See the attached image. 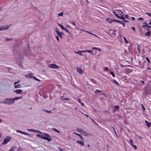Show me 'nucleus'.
Segmentation results:
<instances>
[{"instance_id":"26","label":"nucleus","mask_w":151,"mask_h":151,"mask_svg":"<svg viewBox=\"0 0 151 151\" xmlns=\"http://www.w3.org/2000/svg\"><path fill=\"white\" fill-rule=\"evenodd\" d=\"M63 30H65L66 32H67L68 33H70V32L69 31V30L65 28L64 27V28L63 29Z\"/></svg>"},{"instance_id":"57","label":"nucleus","mask_w":151,"mask_h":151,"mask_svg":"<svg viewBox=\"0 0 151 151\" xmlns=\"http://www.w3.org/2000/svg\"><path fill=\"white\" fill-rule=\"evenodd\" d=\"M59 150L60 151H64V150L61 148H59Z\"/></svg>"},{"instance_id":"9","label":"nucleus","mask_w":151,"mask_h":151,"mask_svg":"<svg viewBox=\"0 0 151 151\" xmlns=\"http://www.w3.org/2000/svg\"><path fill=\"white\" fill-rule=\"evenodd\" d=\"M23 91L21 89L16 90L14 91V92L17 94H21L22 92Z\"/></svg>"},{"instance_id":"25","label":"nucleus","mask_w":151,"mask_h":151,"mask_svg":"<svg viewBox=\"0 0 151 151\" xmlns=\"http://www.w3.org/2000/svg\"><path fill=\"white\" fill-rule=\"evenodd\" d=\"M114 108L116 109L117 110L119 109V105H117L114 106Z\"/></svg>"},{"instance_id":"22","label":"nucleus","mask_w":151,"mask_h":151,"mask_svg":"<svg viewBox=\"0 0 151 151\" xmlns=\"http://www.w3.org/2000/svg\"><path fill=\"white\" fill-rule=\"evenodd\" d=\"M112 81L116 85L119 86V83L115 80H114Z\"/></svg>"},{"instance_id":"42","label":"nucleus","mask_w":151,"mask_h":151,"mask_svg":"<svg viewBox=\"0 0 151 151\" xmlns=\"http://www.w3.org/2000/svg\"><path fill=\"white\" fill-rule=\"evenodd\" d=\"M138 20H141L142 21H143V19L142 17H139L138 18Z\"/></svg>"},{"instance_id":"13","label":"nucleus","mask_w":151,"mask_h":151,"mask_svg":"<svg viewBox=\"0 0 151 151\" xmlns=\"http://www.w3.org/2000/svg\"><path fill=\"white\" fill-rule=\"evenodd\" d=\"M145 123L147 125V126L148 127H149L150 126H151V123L150 122L146 120L145 121Z\"/></svg>"},{"instance_id":"40","label":"nucleus","mask_w":151,"mask_h":151,"mask_svg":"<svg viewBox=\"0 0 151 151\" xmlns=\"http://www.w3.org/2000/svg\"><path fill=\"white\" fill-rule=\"evenodd\" d=\"M44 111L48 113H51V111H47L46 110H44Z\"/></svg>"},{"instance_id":"29","label":"nucleus","mask_w":151,"mask_h":151,"mask_svg":"<svg viewBox=\"0 0 151 151\" xmlns=\"http://www.w3.org/2000/svg\"><path fill=\"white\" fill-rule=\"evenodd\" d=\"M74 26H75L76 25L75 23V22L73 21H72L70 22Z\"/></svg>"},{"instance_id":"51","label":"nucleus","mask_w":151,"mask_h":151,"mask_svg":"<svg viewBox=\"0 0 151 151\" xmlns=\"http://www.w3.org/2000/svg\"><path fill=\"white\" fill-rule=\"evenodd\" d=\"M120 19H121L123 20H125V18L124 17H121Z\"/></svg>"},{"instance_id":"11","label":"nucleus","mask_w":151,"mask_h":151,"mask_svg":"<svg viewBox=\"0 0 151 151\" xmlns=\"http://www.w3.org/2000/svg\"><path fill=\"white\" fill-rule=\"evenodd\" d=\"M16 131L17 132H19V133H22V134H26V135H30L27 133H26V132H23L22 131H20V130H16Z\"/></svg>"},{"instance_id":"31","label":"nucleus","mask_w":151,"mask_h":151,"mask_svg":"<svg viewBox=\"0 0 151 151\" xmlns=\"http://www.w3.org/2000/svg\"><path fill=\"white\" fill-rule=\"evenodd\" d=\"M63 12H62L58 14V16H63Z\"/></svg>"},{"instance_id":"10","label":"nucleus","mask_w":151,"mask_h":151,"mask_svg":"<svg viewBox=\"0 0 151 151\" xmlns=\"http://www.w3.org/2000/svg\"><path fill=\"white\" fill-rule=\"evenodd\" d=\"M27 129L29 131H33V132H38V133L40 134H42V132L41 131H40L39 130H34L33 129Z\"/></svg>"},{"instance_id":"49","label":"nucleus","mask_w":151,"mask_h":151,"mask_svg":"<svg viewBox=\"0 0 151 151\" xmlns=\"http://www.w3.org/2000/svg\"><path fill=\"white\" fill-rule=\"evenodd\" d=\"M90 118L91 119V120H92V121L93 122V123H94L95 124H96V122L92 119L90 117Z\"/></svg>"},{"instance_id":"53","label":"nucleus","mask_w":151,"mask_h":151,"mask_svg":"<svg viewBox=\"0 0 151 151\" xmlns=\"http://www.w3.org/2000/svg\"><path fill=\"white\" fill-rule=\"evenodd\" d=\"M86 51L89 52V53H91V52H92L93 51L92 50H86Z\"/></svg>"},{"instance_id":"61","label":"nucleus","mask_w":151,"mask_h":151,"mask_svg":"<svg viewBox=\"0 0 151 151\" xmlns=\"http://www.w3.org/2000/svg\"><path fill=\"white\" fill-rule=\"evenodd\" d=\"M132 29H133L134 31H135V28L134 27H132Z\"/></svg>"},{"instance_id":"4","label":"nucleus","mask_w":151,"mask_h":151,"mask_svg":"<svg viewBox=\"0 0 151 151\" xmlns=\"http://www.w3.org/2000/svg\"><path fill=\"white\" fill-rule=\"evenodd\" d=\"M55 32L56 33L57 35L60 38H63L62 35L63 34V33L62 32H60L59 30L57 29H56L55 30Z\"/></svg>"},{"instance_id":"14","label":"nucleus","mask_w":151,"mask_h":151,"mask_svg":"<svg viewBox=\"0 0 151 151\" xmlns=\"http://www.w3.org/2000/svg\"><path fill=\"white\" fill-rule=\"evenodd\" d=\"M77 142L79 143V144H80L81 145L83 146L84 145V141L83 140V141L82 142H81L80 141H79V140H78L77 141Z\"/></svg>"},{"instance_id":"7","label":"nucleus","mask_w":151,"mask_h":151,"mask_svg":"<svg viewBox=\"0 0 151 151\" xmlns=\"http://www.w3.org/2000/svg\"><path fill=\"white\" fill-rule=\"evenodd\" d=\"M49 66L50 67L53 68H60L57 65L52 64H49Z\"/></svg>"},{"instance_id":"36","label":"nucleus","mask_w":151,"mask_h":151,"mask_svg":"<svg viewBox=\"0 0 151 151\" xmlns=\"http://www.w3.org/2000/svg\"><path fill=\"white\" fill-rule=\"evenodd\" d=\"M141 106H142V109H143V110L144 111H145V108L144 105H143V104H142L141 105Z\"/></svg>"},{"instance_id":"38","label":"nucleus","mask_w":151,"mask_h":151,"mask_svg":"<svg viewBox=\"0 0 151 151\" xmlns=\"http://www.w3.org/2000/svg\"><path fill=\"white\" fill-rule=\"evenodd\" d=\"M101 92V91H98V90H96L95 91V93H99L100 92Z\"/></svg>"},{"instance_id":"52","label":"nucleus","mask_w":151,"mask_h":151,"mask_svg":"<svg viewBox=\"0 0 151 151\" xmlns=\"http://www.w3.org/2000/svg\"><path fill=\"white\" fill-rule=\"evenodd\" d=\"M116 32V31L115 30H114L113 31V34L114 35H116V34L114 33V32Z\"/></svg>"},{"instance_id":"27","label":"nucleus","mask_w":151,"mask_h":151,"mask_svg":"<svg viewBox=\"0 0 151 151\" xmlns=\"http://www.w3.org/2000/svg\"><path fill=\"white\" fill-rule=\"evenodd\" d=\"M11 39V38H8V37H6L5 38V41H9V40H10Z\"/></svg>"},{"instance_id":"5","label":"nucleus","mask_w":151,"mask_h":151,"mask_svg":"<svg viewBox=\"0 0 151 151\" xmlns=\"http://www.w3.org/2000/svg\"><path fill=\"white\" fill-rule=\"evenodd\" d=\"M77 131L80 132L83 135L86 136L87 135L86 132L81 129L77 128Z\"/></svg>"},{"instance_id":"20","label":"nucleus","mask_w":151,"mask_h":151,"mask_svg":"<svg viewBox=\"0 0 151 151\" xmlns=\"http://www.w3.org/2000/svg\"><path fill=\"white\" fill-rule=\"evenodd\" d=\"M117 12L119 13V14L120 15H121L122 14H123V12L121 11L120 10H116Z\"/></svg>"},{"instance_id":"59","label":"nucleus","mask_w":151,"mask_h":151,"mask_svg":"<svg viewBox=\"0 0 151 151\" xmlns=\"http://www.w3.org/2000/svg\"><path fill=\"white\" fill-rule=\"evenodd\" d=\"M78 101L80 103H81V102L80 99H78Z\"/></svg>"},{"instance_id":"18","label":"nucleus","mask_w":151,"mask_h":151,"mask_svg":"<svg viewBox=\"0 0 151 151\" xmlns=\"http://www.w3.org/2000/svg\"><path fill=\"white\" fill-rule=\"evenodd\" d=\"M80 51H79V52L75 51V52L76 53L80 55L81 56H83V54L81 52H80Z\"/></svg>"},{"instance_id":"56","label":"nucleus","mask_w":151,"mask_h":151,"mask_svg":"<svg viewBox=\"0 0 151 151\" xmlns=\"http://www.w3.org/2000/svg\"><path fill=\"white\" fill-rule=\"evenodd\" d=\"M113 13L116 16L117 15V14L114 11L113 12Z\"/></svg>"},{"instance_id":"19","label":"nucleus","mask_w":151,"mask_h":151,"mask_svg":"<svg viewBox=\"0 0 151 151\" xmlns=\"http://www.w3.org/2000/svg\"><path fill=\"white\" fill-rule=\"evenodd\" d=\"M32 75H33L32 73H31L29 74H28V76L30 78H34L35 76H32Z\"/></svg>"},{"instance_id":"35","label":"nucleus","mask_w":151,"mask_h":151,"mask_svg":"<svg viewBox=\"0 0 151 151\" xmlns=\"http://www.w3.org/2000/svg\"><path fill=\"white\" fill-rule=\"evenodd\" d=\"M111 74L112 76L114 77H115V75L114 74L113 72H111Z\"/></svg>"},{"instance_id":"45","label":"nucleus","mask_w":151,"mask_h":151,"mask_svg":"<svg viewBox=\"0 0 151 151\" xmlns=\"http://www.w3.org/2000/svg\"><path fill=\"white\" fill-rule=\"evenodd\" d=\"M55 37L57 40L58 41H59L60 40H59V39L58 37L57 36H55Z\"/></svg>"},{"instance_id":"41","label":"nucleus","mask_w":151,"mask_h":151,"mask_svg":"<svg viewBox=\"0 0 151 151\" xmlns=\"http://www.w3.org/2000/svg\"><path fill=\"white\" fill-rule=\"evenodd\" d=\"M19 82H20V81H18L17 82H15L14 83V85H16L17 84L19 83Z\"/></svg>"},{"instance_id":"32","label":"nucleus","mask_w":151,"mask_h":151,"mask_svg":"<svg viewBox=\"0 0 151 151\" xmlns=\"http://www.w3.org/2000/svg\"><path fill=\"white\" fill-rule=\"evenodd\" d=\"M58 25L60 27H61L62 29H63L64 28V27L63 26V25L60 24H58Z\"/></svg>"},{"instance_id":"43","label":"nucleus","mask_w":151,"mask_h":151,"mask_svg":"<svg viewBox=\"0 0 151 151\" xmlns=\"http://www.w3.org/2000/svg\"><path fill=\"white\" fill-rule=\"evenodd\" d=\"M150 26H149V25H148L147 26V29H146L147 30H148L150 28H151V27H150Z\"/></svg>"},{"instance_id":"62","label":"nucleus","mask_w":151,"mask_h":151,"mask_svg":"<svg viewBox=\"0 0 151 151\" xmlns=\"http://www.w3.org/2000/svg\"><path fill=\"white\" fill-rule=\"evenodd\" d=\"M113 128V129L114 130V132H115V134L117 135V133H116V131L115 130L114 128Z\"/></svg>"},{"instance_id":"3","label":"nucleus","mask_w":151,"mask_h":151,"mask_svg":"<svg viewBox=\"0 0 151 151\" xmlns=\"http://www.w3.org/2000/svg\"><path fill=\"white\" fill-rule=\"evenodd\" d=\"M42 134L46 136H43V139H44L47 140L49 142H50L51 140L52 139H50L48 138V137H51L49 134H47V133H43Z\"/></svg>"},{"instance_id":"15","label":"nucleus","mask_w":151,"mask_h":151,"mask_svg":"<svg viewBox=\"0 0 151 151\" xmlns=\"http://www.w3.org/2000/svg\"><path fill=\"white\" fill-rule=\"evenodd\" d=\"M151 32L150 31H149L147 32H146L145 34V36H149L150 35Z\"/></svg>"},{"instance_id":"63","label":"nucleus","mask_w":151,"mask_h":151,"mask_svg":"<svg viewBox=\"0 0 151 151\" xmlns=\"http://www.w3.org/2000/svg\"><path fill=\"white\" fill-rule=\"evenodd\" d=\"M138 138L139 139H143V137H141V136H139Z\"/></svg>"},{"instance_id":"44","label":"nucleus","mask_w":151,"mask_h":151,"mask_svg":"<svg viewBox=\"0 0 151 151\" xmlns=\"http://www.w3.org/2000/svg\"><path fill=\"white\" fill-rule=\"evenodd\" d=\"M86 32H87L88 33H89V34H91V35H94V34H93V33H92L91 32H89L88 31H86Z\"/></svg>"},{"instance_id":"23","label":"nucleus","mask_w":151,"mask_h":151,"mask_svg":"<svg viewBox=\"0 0 151 151\" xmlns=\"http://www.w3.org/2000/svg\"><path fill=\"white\" fill-rule=\"evenodd\" d=\"M129 143L131 146L133 145V140L132 139H130Z\"/></svg>"},{"instance_id":"8","label":"nucleus","mask_w":151,"mask_h":151,"mask_svg":"<svg viewBox=\"0 0 151 151\" xmlns=\"http://www.w3.org/2000/svg\"><path fill=\"white\" fill-rule=\"evenodd\" d=\"M76 69L77 72H78L80 74H83V71L81 68L77 67Z\"/></svg>"},{"instance_id":"48","label":"nucleus","mask_w":151,"mask_h":151,"mask_svg":"<svg viewBox=\"0 0 151 151\" xmlns=\"http://www.w3.org/2000/svg\"><path fill=\"white\" fill-rule=\"evenodd\" d=\"M146 14H148L149 17L151 16V14L150 13L147 12L146 13Z\"/></svg>"},{"instance_id":"6","label":"nucleus","mask_w":151,"mask_h":151,"mask_svg":"<svg viewBox=\"0 0 151 151\" xmlns=\"http://www.w3.org/2000/svg\"><path fill=\"white\" fill-rule=\"evenodd\" d=\"M9 26L8 25L0 27V31L7 29H9Z\"/></svg>"},{"instance_id":"30","label":"nucleus","mask_w":151,"mask_h":151,"mask_svg":"<svg viewBox=\"0 0 151 151\" xmlns=\"http://www.w3.org/2000/svg\"><path fill=\"white\" fill-rule=\"evenodd\" d=\"M132 146L134 147L135 150H136L137 149V147L135 145H134L133 144L132 145Z\"/></svg>"},{"instance_id":"16","label":"nucleus","mask_w":151,"mask_h":151,"mask_svg":"<svg viewBox=\"0 0 151 151\" xmlns=\"http://www.w3.org/2000/svg\"><path fill=\"white\" fill-rule=\"evenodd\" d=\"M73 133L74 134H75L76 135H78V136L79 137H80L81 139H82V140H83V137H82V136L80 135V134H78L76 132H73Z\"/></svg>"},{"instance_id":"33","label":"nucleus","mask_w":151,"mask_h":151,"mask_svg":"<svg viewBox=\"0 0 151 151\" xmlns=\"http://www.w3.org/2000/svg\"><path fill=\"white\" fill-rule=\"evenodd\" d=\"M14 148H15V147H13L9 151H14Z\"/></svg>"},{"instance_id":"55","label":"nucleus","mask_w":151,"mask_h":151,"mask_svg":"<svg viewBox=\"0 0 151 151\" xmlns=\"http://www.w3.org/2000/svg\"><path fill=\"white\" fill-rule=\"evenodd\" d=\"M108 70H109L108 68L107 67H106L104 69V70H105V71H106Z\"/></svg>"},{"instance_id":"58","label":"nucleus","mask_w":151,"mask_h":151,"mask_svg":"<svg viewBox=\"0 0 151 151\" xmlns=\"http://www.w3.org/2000/svg\"><path fill=\"white\" fill-rule=\"evenodd\" d=\"M80 52H86V50H81V51H80Z\"/></svg>"},{"instance_id":"12","label":"nucleus","mask_w":151,"mask_h":151,"mask_svg":"<svg viewBox=\"0 0 151 151\" xmlns=\"http://www.w3.org/2000/svg\"><path fill=\"white\" fill-rule=\"evenodd\" d=\"M107 21L109 23H111L112 22H114V19H111L107 18L106 19Z\"/></svg>"},{"instance_id":"17","label":"nucleus","mask_w":151,"mask_h":151,"mask_svg":"<svg viewBox=\"0 0 151 151\" xmlns=\"http://www.w3.org/2000/svg\"><path fill=\"white\" fill-rule=\"evenodd\" d=\"M37 137H39L40 138L43 139V135H41L39 134H37Z\"/></svg>"},{"instance_id":"46","label":"nucleus","mask_w":151,"mask_h":151,"mask_svg":"<svg viewBox=\"0 0 151 151\" xmlns=\"http://www.w3.org/2000/svg\"><path fill=\"white\" fill-rule=\"evenodd\" d=\"M92 49L93 50H98V48H96V47H92Z\"/></svg>"},{"instance_id":"34","label":"nucleus","mask_w":151,"mask_h":151,"mask_svg":"<svg viewBox=\"0 0 151 151\" xmlns=\"http://www.w3.org/2000/svg\"><path fill=\"white\" fill-rule=\"evenodd\" d=\"M114 22L119 23V20L114 19Z\"/></svg>"},{"instance_id":"64","label":"nucleus","mask_w":151,"mask_h":151,"mask_svg":"<svg viewBox=\"0 0 151 151\" xmlns=\"http://www.w3.org/2000/svg\"><path fill=\"white\" fill-rule=\"evenodd\" d=\"M149 24L151 25V19L150 20V22L149 23Z\"/></svg>"},{"instance_id":"50","label":"nucleus","mask_w":151,"mask_h":151,"mask_svg":"<svg viewBox=\"0 0 151 151\" xmlns=\"http://www.w3.org/2000/svg\"><path fill=\"white\" fill-rule=\"evenodd\" d=\"M63 100H69V99L68 98H64L63 99Z\"/></svg>"},{"instance_id":"39","label":"nucleus","mask_w":151,"mask_h":151,"mask_svg":"<svg viewBox=\"0 0 151 151\" xmlns=\"http://www.w3.org/2000/svg\"><path fill=\"white\" fill-rule=\"evenodd\" d=\"M34 79H35V80L37 81H40V80L38 79H37L35 77L34 78Z\"/></svg>"},{"instance_id":"2","label":"nucleus","mask_w":151,"mask_h":151,"mask_svg":"<svg viewBox=\"0 0 151 151\" xmlns=\"http://www.w3.org/2000/svg\"><path fill=\"white\" fill-rule=\"evenodd\" d=\"M11 139V138L8 136H7L4 139L2 143V145H5L7 144Z\"/></svg>"},{"instance_id":"1","label":"nucleus","mask_w":151,"mask_h":151,"mask_svg":"<svg viewBox=\"0 0 151 151\" xmlns=\"http://www.w3.org/2000/svg\"><path fill=\"white\" fill-rule=\"evenodd\" d=\"M22 96L12 98H7L0 102V104H5L7 105H10L13 104L15 101L22 99Z\"/></svg>"},{"instance_id":"24","label":"nucleus","mask_w":151,"mask_h":151,"mask_svg":"<svg viewBox=\"0 0 151 151\" xmlns=\"http://www.w3.org/2000/svg\"><path fill=\"white\" fill-rule=\"evenodd\" d=\"M52 129L56 132H57L58 133H60V132L56 128H53Z\"/></svg>"},{"instance_id":"37","label":"nucleus","mask_w":151,"mask_h":151,"mask_svg":"<svg viewBox=\"0 0 151 151\" xmlns=\"http://www.w3.org/2000/svg\"><path fill=\"white\" fill-rule=\"evenodd\" d=\"M146 59L148 63H150V59L148 58L147 57L146 58Z\"/></svg>"},{"instance_id":"28","label":"nucleus","mask_w":151,"mask_h":151,"mask_svg":"<svg viewBox=\"0 0 151 151\" xmlns=\"http://www.w3.org/2000/svg\"><path fill=\"white\" fill-rule=\"evenodd\" d=\"M124 37V40L125 41V42L126 43H128L129 42L127 40L126 38L124 37Z\"/></svg>"},{"instance_id":"54","label":"nucleus","mask_w":151,"mask_h":151,"mask_svg":"<svg viewBox=\"0 0 151 151\" xmlns=\"http://www.w3.org/2000/svg\"><path fill=\"white\" fill-rule=\"evenodd\" d=\"M148 25V24H147V25H143L142 26V28H144V27H147V26Z\"/></svg>"},{"instance_id":"47","label":"nucleus","mask_w":151,"mask_h":151,"mask_svg":"<svg viewBox=\"0 0 151 151\" xmlns=\"http://www.w3.org/2000/svg\"><path fill=\"white\" fill-rule=\"evenodd\" d=\"M120 66L122 68L125 67H126V66H127L126 65H124L122 64H121L120 65Z\"/></svg>"},{"instance_id":"60","label":"nucleus","mask_w":151,"mask_h":151,"mask_svg":"<svg viewBox=\"0 0 151 151\" xmlns=\"http://www.w3.org/2000/svg\"><path fill=\"white\" fill-rule=\"evenodd\" d=\"M116 17H117L118 19H120V17L119 16L118 14L116 16Z\"/></svg>"},{"instance_id":"21","label":"nucleus","mask_w":151,"mask_h":151,"mask_svg":"<svg viewBox=\"0 0 151 151\" xmlns=\"http://www.w3.org/2000/svg\"><path fill=\"white\" fill-rule=\"evenodd\" d=\"M14 85V88H19L20 86L21 85L20 84H18L17 85Z\"/></svg>"}]
</instances>
